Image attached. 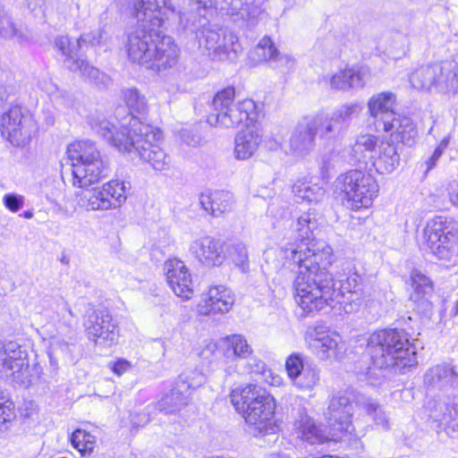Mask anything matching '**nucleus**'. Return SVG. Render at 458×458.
<instances>
[{"label": "nucleus", "instance_id": "1", "mask_svg": "<svg viewBox=\"0 0 458 458\" xmlns=\"http://www.w3.org/2000/svg\"><path fill=\"white\" fill-rule=\"evenodd\" d=\"M317 227L315 216L303 213L292 223L289 242L282 248L285 258L299 265L293 287L302 316L332 306L338 295L328 272L333 262L332 248L324 242L311 243Z\"/></svg>", "mask_w": 458, "mask_h": 458}, {"label": "nucleus", "instance_id": "2", "mask_svg": "<svg viewBox=\"0 0 458 458\" xmlns=\"http://www.w3.org/2000/svg\"><path fill=\"white\" fill-rule=\"evenodd\" d=\"M137 25L128 34L125 49L129 59L151 70H165L178 62L179 48L169 36H161L169 14L174 9L169 0H134Z\"/></svg>", "mask_w": 458, "mask_h": 458}, {"label": "nucleus", "instance_id": "3", "mask_svg": "<svg viewBox=\"0 0 458 458\" xmlns=\"http://www.w3.org/2000/svg\"><path fill=\"white\" fill-rule=\"evenodd\" d=\"M128 134L123 131H116V125L106 121L102 114L92 115L89 119L91 129L105 139L111 146L123 153H136L140 158L148 164L156 171H166L171 165V157L159 145L162 140V131L150 124L140 123L139 120L126 116L122 121L121 128L128 130Z\"/></svg>", "mask_w": 458, "mask_h": 458}, {"label": "nucleus", "instance_id": "4", "mask_svg": "<svg viewBox=\"0 0 458 458\" xmlns=\"http://www.w3.org/2000/svg\"><path fill=\"white\" fill-rule=\"evenodd\" d=\"M423 383L427 394L433 398L428 403L430 416L445 427L458 428V411L454 407L458 368L450 362L435 365L426 371Z\"/></svg>", "mask_w": 458, "mask_h": 458}, {"label": "nucleus", "instance_id": "5", "mask_svg": "<svg viewBox=\"0 0 458 458\" xmlns=\"http://www.w3.org/2000/svg\"><path fill=\"white\" fill-rule=\"evenodd\" d=\"M368 352L374 368L392 369L400 373L417 365L415 348L404 330L384 329L373 333Z\"/></svg>", "mask_w": 458, "mask_h": 458}, {"label": "nucleus", "instance_id": "6", "mask_svg": "<svg viewBox=\"0 0 458 458\" xmlns=\"http://www.w3.org/2000/svg\"><path fill=\"white\" fill-rule=\"evenodd\" d=\"M109 34L105 27L86 32L72 42L68 36H60L55 39L56 47L64 56V65L72 72H80L85 80L99 89L107 88L111 78L96 67L90 66L86 61L78 57V51L83 45L103 46L108 41Z\"/></svg>", "mask_w": 458, "mask_h": 458}, {"label": "nucleus", "instance_id": "7", "mask_svg": "<svg viewBox=\"0 0 458 458\" xmlns=\"http://www.w3.org/2000/svg\"><path fill=\"white\" fill-rule=\"evenodd\" d=\"M72 165V185L87 189L108 175L109 166L94 142L78 140L67 148Z\"/></svg>", "mask_w": 458, "mask_h": 458}, {"label": "nucleus", "instance_id": "8", "mask_svg": "<svg viewBox=\"0 0 458 458\" xmlns=\"http://www.w3.org/2000/svg\"><path fill=\"white\" fill-rule=\"evenodd\" d=\"M230 397L232 404L245 421L256 426L259 430L265 429L267 423L273 419L275 399L259 386L250 384L241 389H234Z\"/></svg>", "mask_w": 458, "mask_h": 458}, {"label": "nucleus", "instance_id": "9", "mask_svg": "<svg viewBox=\"0 0 458 458\" xmlns=\"http://www.w3.org/2000/svg\"><path fill=\"white\" fill-rule=\"evenodd\" d=\"M334 187L335 193L338 194L344 205L352 210L370 207L379 191L376 179L358 169L340 174L335 179Z\"/></svg>", "mask_w": 458, "mask_h": 458}, {"label": "nucleus", "instance_id": "10", "mask_svg": "<svg viewBox=\"0 0 458 458\" xmlns=\"http://www.w3.org/2000/svg\"><path fill=\"white\" fill-rule=\"evenodd\" d=\"M234 97L235 89L233 87H227L214 96L213 113L208 117L210 124L235 128L252 121V115H255V102L249 98L235 102Z\"/></svg>", "mask_w": 458, "mask_h": 458}, {"label": "nucleus", "instance_id": "11", "mask_svg": "<svg viewBox=\"0 0 458 458\" xmlns=\"http://www.w3.org/2000/svg\"><path fill=\"white\" fill-rule=\"evenodd\" d=\"M422 246L438 259L458 258V223L445 216H437L423 229Z\"/></svg>", "mask_w": 458, "mask_h": 458}, {"label": "nucleus", "instance_id": "12", "mask_svg": "<svg viewBox=\"0 0 458 458\" xmlns=\"http://www.w3.org/2000/svg\"><path fill=\"white\" fill-rule=\"evenodd\" d=\"M411 84L418 89L439 91H458V62L446 60L441 63L421 66L410 77Z\"/></svg>", "mask_w": 458, "mask_h": 458}, {"label": "nucleus", "instance_id": "13", "mask_svg": "<svg viewBox=\"0 0 458 458\" xmlns=\"http://www.w3.org/2000/svg\"><path fill=\"white\" fill-rule=\"evenodd\" d=\"M38 131L31 114L20 105L3 108L0 115L2 136L13 146L23 147L30 142Z\"/></svg>", "mask_w": 458, "mask_h": 458}, {"label": "nucleus", "instance_id": "14", "mask_svg": "<svg viewBox=\"0 0 458 458\" xmlns=\"http://www.w3.org/2000/svg\"><path fill=\"white\" fill-rule=\"evenodd\" d=\"M123 181L111 180L102 187L93 188L79 196V205L88 211L120 208L127 199L129 187Z\"/></svg>", "mask_w": 458, "mask_h": 458}, {"label": "nucleus", "instance_id": "15", "mask_svg": "<svg viewBox=\"0 0 458 458\" xmlns=\"http://www.w3.org/2000/svg\"><path fill=\"white\" fill-rule=\"evenodd\" d=\"M199 45L208 56L217 61H234L242 47L238 37L224 28H207L201 31Z\"/></svg>", "mask_w": 458, "mask_h": 458}, {"label": "nucleus", "instance_id": "16", "mask_svg": "<svg viewBox=\"0 0 458 458\" xmlns=\"http://www.w3.org/2000/svg\"><path fill=\"white\" fill-rule=\"evenodd\" d=\"M0 373L14 384L25 387L30 385L28 354L18 343H0Z\"/></svg>", "mask_w": 458, "mask_h": 458}, {"label": "nucleus", "instance_id": "17", "mask_svg": "<svg viewBox=\"0 0 458 458\" xmlns=\"http://www.w3.org/2000/svg\"><path fill=\"white\" fill-rule=\"evenodd\" d=\"M83 326L88 338L98 348H110L118 343L117 324L106 310L88 311Z\"/></svg>", "mask_w": 458, "mask_h": 458}, {"label": "nucleus", "instance_id": "18", "mask_svg": "<svg viewBox=\"0 0 458 458\" xmlns=\"http://www.w3.org/2000/svg\"><path fill=\"white\" fill-rule=\"evenodd\" d=\"M304 340L308 349L322 360L338 359L344 352V344L341 336L323 324L309 327Z\"/></svg>", "mask_w": 458, "mask_h": 458}, {"label": "nucleus", "instance_id": "19", "mask_svg": "<svg viewBox=\"0 0 458 458\" xmlns=\"http://www.w3.org/2000/svg\"><path fill=\"white\" fill-rule=\"evenodd\" d=\"M396 96L391 91L374 94L368 101V112L374 130L377 132L388 131L397 114L394 110Z\"/></svg>", "mask_w": 458, "mask_h": 458}, {"label": "nucleus", "instance_id": "20", "mask_svg": "<svg viewBox=\"0 0 458 458\" xmlns=\"http://www.w3.org/2000/svg\"><path fill=\"white\" fill-rule=\"evenodd\" d=\"M189 251L200 264L208 267L221 266L227 258L225 243L209 235L194 240Z\"/></svg>", "mask_w": 458, "mask_h": 458}, {"label": "nucleus", "instance_id": "21", "mask_svg": "<svg viewBox=\"0 0 458 458\" xmlns=\"http://www.w3.org/2000/svg\"><path fill=\"white\" fill-rule=\"evenodd\" d=\"M352 415V404L345 394L334 395L328 404L327 420L328 426L332 431V438H338V433L351 432L352 425L351 417Z\"/></svg>", "mask_w": 458, "mask_h": 458}, {"label": "nucleus", "instance_id": "22", "mask_svg": "<svg viewBox=\"0 0 458 458\" xmlns=\"http://www.w3.org/2000/svg\"><path fill=\"white\" fill-rule=\"evenodd\" d=\"M164 270L169 287L183 301L191 299L194 293L193 281L189 268L178 259H168Z\"/></svg>", "mask_w": 458, "mask_h": 458}, {"label": "nucleus", "instance_id": "23", "mask_svg": "<svg viewBox=\"0 0 458 458\" xmlns=\"http://www.w3.org/2000/svg\"><path fill=\"white\" fill-rule=\"evenodd\" d=\"M123 98L124 103L126 104V106L128 107L129 112H127L123 108H120L116 111V114L114 117L107 119L106 121H110L114 123L116 125V130H114V134H116V131L121 132L123 131L125 134H128L129 130L131 128V125H129L127 128L128 130H124L121 128V123L123 119H125L126 116H131L137 120H139L140 123H143L141 121V118L136 116V114H139L140 116H144L148 111V101L143 94L140 92L139 89L135 88H129L124 89L122 91ZM96 114H92L89 115V120L92 115H95ZM103 115V114H101ZM104 116H106L104 114ZM119 137H121V133H119Z\"/></svg>", "mask_w": 458, "mask_h": 458}, {"label": "nucleus", "instance_id": "24", "mask_svg": "<svg viewBox=\"0 0 458 458\" xmlns=\"http://www.w3.org/2000/svg\"><path fill=\"white\" fill-rule=\"evenodd\" d=\"M263 132L259 124L248 125L240 131L234 139V157L238 160H246L251 157L259 149L262 141Z\"/></svg>", "mask_w": 458, "mask_h": 458}, {"label": "nucleus", "instance_id": "25", "mask_svg": "<svg viewBox=\"0 0 458 458\" xmlns=\"http://www.w3.org/2000/svg\"><path fill=\"white\" fill-rule=\"evenodd\" d=\"M203 301L204 303L199 305L201 314H223L232 309L234 296L225 285H216L209 288Z\"/></svg>", "mask_w": 458, "mask_h": 458}, {"label": "nucleus", "instance_id": "26", "mask_svg": "<svg viewBox=\"0 0 458 458\" xmlns=\"http://www.w3.org/2000/svg\"><path fill=\"white\" fill-rule=\"evenodd\" d=\"M223 363H233L239 359H249L253 353L251 346L242 335L233 334L220 340Z\"/></svg>", "mask_w": 458, "mask_h": 458}, {"label": "nucleus", "instance_id": "27", "mask_svg": "<svg viewBox=\"0 0 458 458\" xmlns=\"http://www.w3.org/2000/svg\"><path fill=\"white\" fill-rule=\"evenodd\" d=\"M314 124L311 121L308 122L306 116L299 121L290 138V148L293 154L304 156L312 150L316 134L310 126Z\"/></svg>", "mask_w": 458, "mask_h": 458}, {"label": "nucleus", "instance_id": "28", "mask_svg": "<svg viewBox=\"0 0 458 458\" xmlns=\"http://www.w3.org/2000/svg\"><path fill=\"white\" fill-rule=\"evenodd\" d=\"M361 276L352 273L344 280H341L340 292L344 301V310L346 313H354L358 311L363 302L360 293Z\"/></svg>", "mask_w": 458, "mask_h": 458}, {"label": "nucleus", "instance_id": "29", "mask_svg": "<svg viewBox=\"0 0 458 458\" xmlns=\"http://www.w3.org/2000/svg\"><path fill=\"white\" fill-rule=\"evenodd\" d=\"M372 165L378 174H388L394 172L400 165L397 146L390 141H381L372 157Z\"/></svg>", "mask_w": 458, "mask_h": 458}, {"label": "nucleus", "instance_id": "30", "mask_svg": "<svg viewBox=\"0 0 458 458\" xmlns=\"http://www.w3.org/2000/svg\"><path fill=\"white\" fill-rule=\"evenodd\" d=\"M293 427L297 437L311 445L322 444L328 438L302 409L299 411L298 419H296Z\"/></svg>", "mask_w": 458, "mask_h": 458}, {"label": "nucleus", "instance_id": "31", "mask_svg": "<svg viewBox=\"0 0 458 458\" xmlns=\"http://www.w3.org/2000/svg\"><path fill=\"white\" fill-rule=\"evenodd\" d=\"M368 71L363 68H345L330 78V85L333 89L346 90L351 88L360 89L365 85Z\"/></svg>", "mask_w": 458, "mask_h": 458}, {"label": "nucleus", "instance_id": "32", "mask_svg": "<svg viewBox=\"0 0 458 458\" xmlns=\"http://www.w3.org/2000/svg\"><path fill=\"white\" fill-rule=\"evenodd\" d=\"M201 207L213 216H220L232 208L233 196L225 191H216L210 193H201L199 196Z\"/></svg>", "mask_w": 458, "mask_h": 458}, {"label": "nucleus", "instance_id": "33", "mask_svg": "<svg viewBox=\"0 0 458 458\" xmlns=\"http://www.w3.org/2000/svg\"><path fill=\"white\" fill-rule=\"evenodd\" d=\"M392 124L393 127L390 130L382 131L390 133L391 137H395L405 145L413 144L418 131L411 118L397 114Z\"/></svg>", "mask_w": 458, "mask_h": 458}, {"label": "nucleus", "instance_id": "34", "mask_svg": "<svg viewBox=\"0 0 458 458\" xmlns=\"http://www.w3.org/2000/svg\"><path fill=\"white\" fill-rule=\"evenodd\" d=\"M378 138L373 134L359 135L352 147V154L356 162H366L367 158L372 160L377 148H378Z\"/></svg>", "mask_w": 458, "mask_h": 458}, {"label": "nucleus", "instance_id": "35", "mask_svg": "<svg viewBox=\"0 0 458 458\" xmlns=\"http://www.w3.org/2000/svg\"><path fill=\"white\" fill-rule=\"evenodd\" d=\"M189 401L188 394L180 391L178 386L174 384L170 392L165 394L156 403V409L165 414H170L180 411L188 404Z\"/></svg>", "mask_w": 458, "mask_h": 458}, {"label": "nucleus", "instance_id": "36", "mask_svg": "<svg viewBox=\"0 0 458 458\" xmlns=\"http://www.w3.org/2000/svg\"><path fill=\"white\" fill-rule=\"evenodd\" d=\"M308 122H313L315 124L310 126L316 135H319L321 138H329L339 132L341 130L340 125L334 119L333 114L331 116L324 114H316L306 116Z\"/></svg>", "mask_w": 458, "mask_h": 458}, {"label": "nucleus", "instance_id": "37", "mask_svg": "<svg viewBox=\"0 0 458 458\" xmlns=\"http://www.w3.org/2000/svg\"><path fill=\"white\" fill-rule=\"evenodd\" d=\"M293 191L296 197L310 203L321 201L326 195V191L318 184L301 181L294 183Z\"/></svg>", "mask_w": 458, "mask_h": 458}, {"label": "nucleus", "instance_id": "38", "mask_svg": "<svg viewBox=\"0 0 458 458\" xmlns=\"http://www.w3.org/2000/svg\"><path fill=\"white\" fill-rule=\"evenodd\" d=\"M205 382L206 376L201 371L195 369L183 371L179 375L174 384L180 391L188 394V397L191 399L193 390L203 386Z\"/></svg>", "mask_w": 458, "mask_h": 458}, {"label": "nucleus", "instance_id": "39", "mask_svg": "<svg viewBox=\"0 0 458 458\" xmlns=\"http://www.w3.org/2000/svg\"><path fill=\"white\" fill-rule=\"evenodd\" d=\"M411 285L413 289L411 299L414 301L422 300L433 291L430 279L418 270H413L410 276Z\"/></svg>", "mask_w": 458, "mask_h": 458}, {"label": "nucleus", "instance_id": "40", "mask_svg": "<svg viewBox=\"0 0 458 458\" xmlns=\"http://www.w3.org/2000/svg\"><path fill=\"white\" fill-rule=\"evenodd\" d=\"M277 48L269 37L260 39L258 46L251 52V58L256 62H268L272 64L277 55Z\"/></svg>", "mask_w": 458, "mask_h": 458}, {"label": "nucleus", "instance_id": "41", "mask_svg": "<svg viewBox=\"0 0 458 458\" xmlns=\"http://www.w3.org/2000/svg\"><path fill=\"white\" fill-rule=\"evenodd\" d=\"M71 443L81 455H86L93 451L96 439L94 436L86 430L78 428L72 434Z\"/></svg>", "mask_w": 458, "mask_h": 458}, {"label": "nucleus", "instance_id": "42", "mask_svg": "<svg viewBox=\"0 0 458 458\" xmlns=\"http://www.w3.org/2000/svg\"><path fill=\"white\" fill-rule=\"evenodd\" d=\"M318 381L319 370L314 366L307 365L293 384L300 389L310 390L318 385Z\"/></svg>", "mask_w": 458, "mask_h": 458}, {"label": "nucleus", "instance_id": "43", "mask_svg": "<svg viewBox=\"0 0 458 458\" xmlns=\"http://www.w3.org/2000/svg\"><path fill=\"white\" fill-rule=\"evenodd\" d=\"M361 110L362 106L359 103L354 102L341 106L332 114L342 128V125L349 123L352 116H358Z\"/></svg>", "mask_w": 458, "mask_h": 458}, {"label": "nucleus", "instance_id": "44", "mask_svg": "<svg viewBox=\"0 0 458 458\" xmlns=\"http://www.w3.org/2000/svg\"><path fill=\"white\" fill-rule=\"evenodd\" d=\"M15 417L13 403L0 397V432L8 430Z\"/></svg>", "mask_w": 458, "mask_h": 458}, {"label": "nucleus", "instance_id": "45", "mask_svg": "<svg viewBox=\"0 0 458 458\" xmlns=\"http://www.w3.org/2000/svg\"><path fill=\"white\" fill-rule=\"evenodd\" d=\"M262 10L254 3L245 2L243 8H242L237 21H242L250 26H254L258 22L259 16L261 14Z\"/></svg>", "mask_w": 458, "mask_h": 458}, {"label": "nucleus", "instance_id": "46", "mask_svg": "<svg viewBox=\"0 0 458 458\" xmlns=\"http://www.w3.org/2000/svg\"><path fill=\"white\" fill-rule=\"evenodd\" d=\"M178 17V22L182 29L190 30L194 32L199 26H203V21H206L205 18L197 16L192 12H179L176 13Z\"/></svg>", "mask_w": 458, "mask_h": 458}, {"label": "nucleus", "instance_id": "47", "mask_svg": "<svg viewBox=\"0 0 458 458\" xmlns=\"http://www.w3.org/2000/svg\"><path fill=\"white\" fill-rule=\"evenodd\" d=\"M305 369L303 359L299 353L291 354L285 361V369L288 377L293 382L301 371Z\"/></svg>", "mask_w": 458, "mask_h": 458}, {"label": "nucleus", "instance_id": "48", "mask_svg": "<svg viewBox=\"0 0 458 458\" xmlns=\"http://www.w3.org/2000/svg\"><path fill=\"white\" fill-rule=\"evenodd\" d=\"M199 355L202 360H207L209 363L215 362L218 360L223 361L222 353L220 352V341L217 344L214 342L208 343L200 351Z\"/></svg>", "mask_w": 458, "mask_h": 458}, {"label": "nucleus", "instance_id": "49", "mask_svg": "<svg viewBox=\"0 0 458 458\" xmlns=\"http://www.w3.org/2000/svg\"><path fill=\"white\" fill-rule=\"evenodd\" d=\"M367 412L371 416L377 425L382 427L384 429H388V418L380 406L370 403L367 405Z\"/></svg>", "mask_w": 458, "mask_h": 458}, {"label": "nucleus", "instance_id": "50", "mask_svg": "<svg viewBox=\"0 0 458 458\" xmlns=\"http://www.w3.org/2000/svg\"><path fill=\"white\" fill-rule=\"evenodd\" d=\"M227 251L228 257L237 265L243 264L248 259L246 248L242 243L233 244L230 250L226 248Z\"/></svg>", "mask_w": 458, "mask_h": 458}, {"label": "nucleus", "instance_id": "51", "mask_svg": "<svg viewBox=\"0 0 458 458\" xmlns=\"http://www.w3.org/2000/svg\"><path fill=\"white\" fill-rule=\"evenodd\" d=\"M4 205L11 212L19 211L24 205V197L15 193H7L3 198Z\"/></svg>", "mask_w": 458, "mask_h": 458}, {"label": "nucleus", "instance_id": "52", "mask_svg": "<svg viewBox=\"0 0 458 458\" xmlns=\"http://www.w3.org/2000/svg\"><path fill=\"white\" fill-rule=\"evenodd\" d=\"M247 366L250 373L260 375L261 378L265 376L266 371L268 370L262 360L251 358V356L249 358Z\"/></svg>", "mask_w": 458, "mask_h": 458}, {"label": "nucleus", "instance_id": "53", "mask_svg": "<svg viewBox=\"0 0 458 458\" xmlns=\"http://www.w3.org/2000/svg\"><path fill=\"white\" fill-rule=\"evenodd\" d=\"M284 133L282 130H277L276 133H271L267 137L265 142L269 149H277L280 148L284 140Z\"/></svg>", "mask_w": 458, "mask_h": 458}, {"label": "nucleus", "instance_id": "54", "mask_svg": "<svg viewBox=\"0 0 458 458\" xmlns=\"http://www.w3.org/2000/svg\"><path fill=\"white\" fill-rule=\"evenodd\" d=\"M272 64L275 68L291 70L293 68L294 60L288 55H281L278 51L276 57L275 58V61H273Z\"/></svg>", "mask_w": 458, "mask_h": 458}, {"label": "nucleus", "instance_id": "55", "mask_svg": "<svg viewBox=\"0 0 458 458\" xmlns=\"http://www.w3.org/2000/svg\"><path fill=\"white\" fill-rule=\"evenodd\" d=\"M245 2L242 0H232L227 8V14L234 21H237V17L243 8Z\"/></svg>", "mask_w": 458, "mask_h": 458}, {"label": "nucleus", "instance_id": "56", "mask_svg": "<svg viewBox=\"0 0 458 458\" xmlns=\"http://www.w3.org/2000/svg\"><path fill=\"white\" fill-rule=\"evenodd\" d=\"M450 202L458 208V182H451L446 188Z\"/></svg>", "mask_w": 458, "mask_h": 458}, {"label": "nucleus", "instance_id": "57", "mask_svg": "<svg viewBox=\"0 0 458 458\" xmlns=\"http://www.w3.org/2000/svg\"><path fill=\"white\" fill-rule=\"evenodd\" d=\"M261 380L270 386H279L283 382V378L281 377V376L274 373L270 369H268V370L266 371V374L263 377V378H261Z\"/></svg>", "mask_w": 458, "mask_h": 458}, {"label": "nucleus", "instance_id": "58", "mask_svg": "<svg viewBox=\"0 0 458 458\" xmlns=\"http://www.w3.org/2000/svg\"><path fill=\"white\" fill-rule=\"evenodd\" d=\"M130 368H131V363L128 360L120 359L113 364L112 370L116 375L121 376L124 372L129 370Z\"/></svg>", "mask_w": 458, "mask_h": 458}, {"label": "nucleus", "instance_id": "59", "mask_svg": "<svg viewBox=\"0 0 458 458\" xmlns=\"http://www.w3.org/2000/svg\"><path fill=\"white\" fill-rule=\"evenodd\" d=\"M440 149H435L432 156L425 162L427 165V172L431 170L437 164L439 157L442 156Z\"/></svg>", "mask_w": 458, "mask_h": 458}, {"label": "nucleus", "instance_id": "60", "mask_svg": "<svg viewBox=\"0 0 458 458\" xmlns=\"http://www.w3.org/2000/svg\"><path fill=\"white\" fill-rule=\"evenodd\" d=\"M65 310H67V312L69 313V315L72 318V320H69L67 322V325L69 327H72L73 326V320H74V315H73V312L72 311L71 308L69 306H66L65 307Z\"/></svg>", "mask_w": 458, "mask_h": 458}, {"label": "nucleus", "instance_id": "61", "mask_svg": "<svg viewBox=\"0 0 458 458\" xmlns=\"http://www.w3.org/2000/svg\"><path fill=\"white\" fill-rule=\"evenodd\" d=\"M448 145V140L444 139L440 143L439 145L437 147V149H440V151L443 153L444 150L445 149V148L447 147Z\"/></svg>", "mask_w": 458, "mask_h": 458}, {"label": "nucleus", "instance_id": "62", "mask_svg": "<svg viewBox=\"0 0 458 458\" xmlns=\"http://www.w3.org/2000/svg\"><path fill=\"white\" fill-rule=\"evenodd\" d=\"M9 96H7L5 94V92H2L0 93V100L1 101H4V102H8V103H13V99H9Z\"/></svg>", "mask_w": 458, "mask_h": 458}, {"label": "nucleus", "instance_id": "63", "mask_svg": "<svg viewBox=\"0 0 458 458\" xmlns=\"http://www.w3.org/2000/svg\"><path fill=\"white\" fill-rule=\"evenodd\" d=\"M22 216H23L25 218L30 219V218H32V216H33V213H32V211H30V210H27V211H24V212H23Z\"/></svg>", "mask_w": 458, "mask_h": 458}, {"label": "nucleus", "instance_id": "64", "mask_svg": "<svg viewBox=\"0 0 458 458\" xmlns=\"http://www.w3.org/2000/svg\"><path fill=\"white\" fill-rule=\"evenodd\" d=\"M60 261L63 264H64V265H68L69 262H70V259H69V258L66 255H63V257L61 258Z\"/></svg>", "mask_w": 458, "mask_h": 458}]
</instances>
